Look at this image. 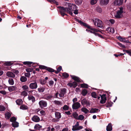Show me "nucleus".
I'll list each match as a JSON object with an SVG mask.
<instances>
[{
	"mask_svg": "<svg viewBox=\"0 0 131 131\" xmlns=\"http://www.w3.org/2000/svg\"><path fill=\"white\" fill-rule=\"evenodd\" d=\"M6 92L5 91H0V93H1L3 95H6Z\"/></svg>",
	"mask_w": 131,
	"mask_h": 131,
	"instance_id": "nucleus-61",
	"label": "nucleus"
},
{
	"mask_svg": "<svg viewBox=\"0 0 131 131\" xmlns=\"http://www.w3.org/2000/svg\"><path fill=\"white\" fill-rule=\"evenodd\" d=\"M96 10L99 13H101L102 11V8L99 6L96 7Z\"/></svg>",
	"mask_w": 131,
	"mask_h": 131,
	"instance_id": "nucleus-39",
	"label": "nucleus"
},
{
	"mask_svg": "<svg viewBox=\"0 0 131 131\" xmlns=\"http://www.w3.org/2000/svg\"><path fill=\"white\" fill-rule=\"evenodd\" d=\"M7 75L9 77L14 78L15 77V74L12 72H8L6 73Z\"/></svg>",
	"mask_w": 131,
	"mask_h": 131,
	"instance_id": "nucleus-14",
	"label": "nucleus"
},
{
	"mask_svg": "<svg viewBox=\"0 0 131 131\" xmlns=\"http://www.w3.org/2000/svg\"><path fill=\"white\" fill-rule=\"evenodd\" d=\"M13 63L10 61L7 62H5V64L6 65L8 66H10Z\"/></svg>",
	"mask_w": 131,
	"mask_h": 131,
	"instance_id": "nucleus-55",
	"label": "nucleus"
},
{
	"mask_svg": "<svg viewBox=\"0 0 131 131\" xmlns=\"http://www.w3.org/2000/svg\"><path fill=\"white\" fill-rule=\"evenodd\" d=\"M88 32H90L91 33L93 34L95 36H97L98 37L101 38H103V37L101 35H99V34L97 32H94V31H91L90 30H88Z\"/></svg>",
	"mask_w": 131,
	"mask_h": 131,
	"instance_id": "nucleus-16",
	"label": "nucleus"
},
{
	"mask_svg": "<svg viewBox=\"0 0 131 131\" xmlns=\"http://www.w3.org/2000/svg\"><path fill=\"white\" fill-rule=\"evenodd\" d=\"M80 106V104L78 102H77L73 104L72 108L73 109L76 110L79 108Z\"/></svg>",
	"mask_w": 131,
	"mask_h": 131,
	"instance_id": "nucleus-8",
	"label": "nucleus"
},
{
	"mask_svg": "<svg viewBox=\"0 0 131 131\" xmlns=\"http://www.w3.org/2000/svg\"><path fill=\"white\" fill-rule=\"evenodd\" d=\"M69 108V107L67 105H64L63 107H61V109H63L64 111L68 110Z\"/></svg>",
	"mask_w": 131,
	"mask_h": 131,
	"instance_id": "nucleus-32",
	"label": "nucleus"
},
{
	"mask_svg": "<svg viewBox=\"0 0 131 131\" xmlns=\"http://www.w3.org/2000/svg\"><path fill=\"white\" fill-rule=\"evenodd\" d=\"M39 68L40 69H46L47 67L42 65H39Z\"/></svg>",
	"mask_w": 131,
	"mask_h": 131,
	"instance_id": "nucleus-57",
	"label": "nucleus"
},
{
	"mask_svg": "<svg viewBox=\"0 0 131 131\" xmlns=\"http://www.w3.org/2000/svg\"><path fill=\"white\" fill-rule=\"evenodd\" d=\"M75 3L77 5L81 4L82 2V0H74Z\"/></svg>",
	"mask_w": 131,
	"mask_h": 131,
	"instance_id": "nucleus-36",
	"label": "nucleus"
},
{
	"mask_svg": "<svg viewBox=\"0 0 131 131\" xmlns=\"http://www.w3.org/2000/svg\"><path fill=\"white\" fill-rule=\"evenodd\" d=\"M88 101L85 99H83L81 101L82 105H84L85 104H88Z\"/></svg>",
	"mask_w": 131,
	"mask_h": 131,
	"instance_id": "nucleus-24",
	"label": "nucleus"
},
{
	"mask_svg": "<svg viewBox=\"0 0 131 131\" xmlns=\"http://www.w3.org/2000/svg\"><path fill=\"white\" fill-rule=\"evenodd\" d=\"M5 110V107L3 106L0 105V111H4Z\"/></svg>",
	"mask_w": 131,
	"mask_h": 131,
	"instance_id": "nucleus-54",
	"label": "nucleus"
},
{
	"mask_svg": "<svg viewBox=\"0 0 131 131\" xmlns=\"http://www.w3.org/2000/svg\"><path fill=\"white\" fill-rule=\"evenodd\" d=\"M12 125L13 126L15 127H17L19 126L18 123L16 122H14L13 123H12Z\"/></svg>",
	"mask_w": 131,
	"mask_h": 131,
	"instance_id": "nucleus-30",
	"label": "nucleus"
},
{
	"mask_svg": "<svg viewBox=\"0 0 131 131\" xmlns=\"http://www.w3.org/2000/svg\"><path fill=\"white\" fill-rule=\"evenodd\" d=\"M23 101L21 99H17L16 101V104L18 105H20L23 103Z\"/></svg>",
	"mask_w": 131,
	"mask_h": 131,
	"instance_id": "nucleus-25",
	"label": "nucleus"
},
{
	"mask_svg": "<svg viewBox=\"0 0 131 131\" xmlns=\"http://www.w3.org/2000/svg\"><path fill=\"white\" fill-rule=\"evenodd\" d=\"M46 83V81L44 80H42L40 81V83L42 84H45Z\"/></svg>",
	"mask_w": 131,
	"mask_h": 131,
	"instance_id": "nucleus-64",
	"label": "nucleus"
},
{
	"mask_svg": "<svg viewBox=\"0 0 131 131\" xmlns=\"http://www.w3.org/2000/svg\"><path fill=\"white\" fill-rule=\"evenodd\" d=\"M100 111L97 108H92L91 109L90 111V113H97L99 112Z\"/></svg>",
	"mask_w": 131,
	"mask_h": 131,
	"instance_id": "nucleus-17",
	"label": "nucleus"
},
{
	"mask_svg": "<svg viewBox=\"0 0 131 131\" xmlns=\"http://www.w3.org/2000/svg\"><path fill=\"white\" fill-rule=\"evenodd\" d=\"M97 2V0H91V5L95 4Z\"/></svg>",
	"mask_w": 131,
	"mask_h": 131,
	"instance_id": "nucleus-49",
	"label": "nucleus"
},
{
	"mask_svg": "<svg viewBox=\"0 0 131 131\" xmlns=\"http://www.w3.org/2000/svg\"><path fill=\"white\" fill-rule=\"evenodd\" d=\"M66 6L68 7L69 11H71L72 13V11L75 10L76 9V6L74 4H71L69 3H66Z\"/></svg>",
	"mask_w": 131,
	"mask_h": 131,
	"instance_id": "nucleus-3",
	"label": "nucleus"
},
{
	"mask_svg": "<svg viewBox=\"0 0 131 131\" xmlns=\"http://www.w3.org/2000/svg\"><path fill=\"white\" fill-rule=\"evenodd\" d=\"M72 84L73 87L74 88L75 87L78 85L77 83L75 82H73L72 83Z\"/></svg>",
	"mask_w": 131,
	"mask_h": 131,
	"instance_id": "nucleus-63",
	"label": "nucleus"
},
{
	"mask_svg": "<svg viewBox=\"0 0 131 131\" xmlns=\"http://www.w3.org/2000/svg\"><path fill=\"white\" fill-rule=\"evenodd\" d=\"M112 124L111 123H109L107 126L106 130L107 131H111L112 130Z\"/></svg>",
	"mask_w": 131,
	"mask_h": 131,
	"instance_id": "nucleus-21",
	"label": "nucleus"
},
{
	"mask_svg": "<svg viewBox=\"0 0 131 131\" xmlns=\"http://www.w3.org/2000/svg\"><path fill=\"white\" fill-rule=\"evenodd\" d=\"M8 82L9 84L11 85H12L14 84V82L13 79L12 78H9L8 80Z\"/></svg>",
	"mask_w": 131,
	"mask_h": 131,
	"instance_id": "nucleus-35",
	"label": "nucleus"
},
{
	"mask_svg": "<svg viewBox=\"0 0 131 131\" xmlns=\"http://www.w3.org/2000/svg\"><path fill=\"white\" fill-rule=\"evenodd\" d=\"M71 77L74 80L78 82L80 81L79 78L77 77L74 75H71Z\"/></svg>",
	"mask_w": 131,
	"mask_h": 131,
	"instance_id": "nucleus-15",
	"label": "nucleus"
},
{
	"mask_svg": "<svg viewBox=\"0 0 131 131\" xmlns=\"http://www.w3.org/2000/svg\"><path fill=\"white\" fill-rule=\"evenodd\" d=\"M66 93V89L65 88L62 89L61 90L59 94V96L62 97L64 96V94Z\"/></svg>",
	"mask_w": 131,
	"mask_h": 131,
	"instance_id": "nucleus-9",
	"label": "nucleus"
},
{
	"mask_svg": "<svg viewBox=\"0 0 131 131\" xmlns=\"http://www.w3.org/2000/svg\"><path fill=\"white\" fill-rule=\"evenodd\" d=\"M88 93L87 90L86 89H84L82 92V94L83 96H85Z\"/></svg>",
	"mask_w": 131,
	"mask_h": 131,
	"instance_id": "nucleus-40",
	"label": "nucleus"
},
{
	"mask_svg": "<svg viewBox=\"0 0 131 131\" xmlns=\"http://www.w3.org/2000/svg\"><path fill=\"white\" fill-rule=\"evenodd\" d=\"M20 109L25 110L28 109V107L25 104H23L20 106Z\"/></svg>",
	"mask_w": 131,
	"mask_h": 131,
	"instance_id": "nucleus-22",
	"label": "nucleus"
},
{
	"mask_svg": "<svg viewBox=\"0 0 131 131\" xmlns=\"http://www.w3.org/2000/svg\"><path fill=\"white\" fill-rule=\"evenodd\" d=\"M123 51L124 52H125L127 53L128 54L131 56V50H123Z\"/></svg>",
	"mask_w": 131,
	"mask_h": 131,
	"instance_id": "nucleus-41",
	"label": "nucleus"
},
{
	"mask_svg": "<svg viewBox=\"0 0 131 131\" xmlns=\"http://www.w3.org/2000/svg\"><path fill=\"white\" fill-rule=\"evenodd\" d=\"M42 127V126L38 124H36L34 128L35 129H38Z\"/></svg>",
	"mask_w": 131,
	"mask_h": 131,
	"instance_id": "nucleus-33",
	"label": "nucleus"
},
{
	"mask_svg": "<svg viewBox=\"0 0 131 131\" xmlns=\"http://www.w3.org/2000/svg\"><path fill=\"white\" fill-rule=\"evenodd\" d=\"M20 80L21 81L24 82L27 81V78L24 76H22L20 78Z\"/></svg>",
	"mask_w": 131,
	"mask_h": 131,
	"instance_id": "nucleus-31",
	"label": "nucleus"
},
{
	"mask_svg": "<svg viewBox=\"0 0 131 131\" xmlns=\"http://www.w3.org/2000/svg\"><path fill=\"white\" fill-rule=\"evenodd\" d=\"M8 89L10 92H12L15 89V87L14 86H11L8 88Z\"/></svg>",
	"mask_w": 131,
	"mask_h": 131,
	"instance_id": "nucleus-34",
	"label": "nucleus"
},
{
	"mask_svg": "<svg viewBox=\"0 0 131 131\" xmlns=\"http://www.w3.org/2000/svg\"><path fill=\"white\" fill-rule=\"evenodd\" d=\"M62 76L65 78H67L69 76V74L66 73H64L62 74Z\"/></svg>",
	"mask_w": 131,
	"mask_h": 131,
	"instance_id": "nucleus-50",
	"label": "nucleus"
},
{
	"mask_svg": "<svg viewBox=\"0 0 131 131\" xmlns=\"http://www.w3.org/2000/svg\"><path fill=\"white\" fill-rule=\"evenodd\" d=\"M40 107L41 108H43L46 107L47 105V102L41 100L39 102Z\"/></svg>",
	"mask_w": 131,
	"mask_h": 131,
	"instance_id": "nucleus-6",
	"label": "nucleus"
},
{
	"mask_svg": "<svg viewBox=\"0 0 131 131\" xmlns=\"http://www.w3.org/2000/svg\"><path fill=\"white\" fill-rule=\"evenodd\" d=\"M78 21L79 23H80L83 26L86 27L87 26V24L86 23H84L81 20H78Z\"/></svg>",
	"mask_w": 131,
	"mask_h": 131,
	"instance_id": "nucleus-47",
	"label": "nucleus"
},
{
	"mask_svg": "<svg viewBox=\"0 0 131 131\" xmlns=\"http://www.w3.org/2000/svg\"><path fill=\"white\" fill-rule=\"evenodd\" d=\"M45 88L43 86H40L38 88V90L39 92H43L45 90Z\"/></svg>",
	"mask_w": 131,
	"mask_h": 131,
	"instance_id": "nucleus-23",
	"label": "nucleus"
},
{
	"mask_svg": "<svg viewBox=\"0 0 131 131\" xmlns=\"http://www.w3.org/2000/svg\"><path fill=\"white\" fill-rule=\"evenodd\" d=\"M123 2V0H114L113 2V4L115 6H118L121 5Z\"/></svg>",
	"mask_w": 131,
	"mask_h": 131,
	"instance_id": "nucleus-5",
	"label": "nucleus"
},
{
	"mask_svg": "<svg viewBox=\"0 0 131 131\" xmlns=\"http://www.w3.org/2000/svg\"><path fill=\"white\" fill-rule=\"evenodd\" d=\"M106 30L108 32H110L112 33H114L115 31L114 29L112 27H108L107 28Z\"/></svg>",
	"mask_w": 131,
	"mask_h": 131,
	"instance_id": "nucleus-18",
	"label": "nucleus"
},
{
	"mask_svg": "<svg viewBox=\"0 0 131 131\" xmlns=\"http://www.w3.org/2000/svg\"><path fill=\"white\" fill-rule=\"evenodd\" d=\"M84 118V117L82 115H80L78 116L77 119L80 120H83Z\"/></svg>",
	"mask_w": 131,
	"mask_h": 131,
	"instance_id": "nucleus-42",
	"label": "nucleus"
},
{
	"mask_svg": "<svg viewBox=\"0 0 131 131\" xmlns=\"http://www.w3.org/2000/svg\"><path fill=\"white\" fill-rule=\"evenodd\" d=\"M91 96L93 97L96 98L97 97V96L96 94V93L95 92H92V93Z\"/></svg>",
	"mask_w": 131,
	"mask_h": 131,
	"instance_id": "nucleus-45",
	"label": "nucleus"
},
{
	"mask_svg": "<svg viewBox=\"0 0 131 131\" xmlns=\"http://www.w3.org/2000/svg\"><path fill=\"white\" fill-rule=\"evenodd\" d=\"M32 119L33 121L37 122L40 121V119L39 117L37 116L34 115L32 118Z\"/></svg>",
	"mask_w": 131,
	"mask_h": 131,
	"instance_id": "nucleus-12",
	"label": "nucleus"
},
{
	"mask_svg": "<svg viewBox=\"0 0 131 131\" xmlns=\"http://www.w3.org/2000/svg\"><path fill=\"white\" fill-rule=\"evenodd\" d=\"M58 8H59L58 11L60 13L62 16L63 17L65 15H67L65 14L66 12H67L71 15H72L73 13H72L71 11H69L68 7H58Z\"/></svg>",
	"mask_w": 131,
	"mask_h": 131,
	"instance_id": "nucleus-1",
	"label": "nucleus"
},
{
	"mask_svg": "<svg viewBox=\"0 0 131 131\" xmlns=\"http://www.w3.org/2000/svg\"><path fill=\"white\" fill-rule=\"evenodd\" d=\"M26 70L27 72H32L33 71V69L32 68H27L26 69Z\"/></svg>",
	"mask_w": 131,
	"mask_h": 131,
	"instance_id": "nucleus-52",
	"label": "nucleus"
},
{
	"mask_svg": "<svg viewBox=\"0 0 131 131\" xmlns=\"http://www.w3.org/2000/svg\"><path fill=\"white\" fill-rule=\"evenodd\" d=\"M36 111L37 112V113L40 115H41L42 116H44L46 114V113L44 111L42 110L40 111L39 112L40 114H39V113H38L39 112V111L38 110V109Z\"/></svg>",
	"mask_w": 131,
	"mask_h": 131,
	"instance_id": "nucleus-20",
	"label": "nucleus"
},
{
	"mask_svg": "<svg viewBox=\"0 0 131 131\" xmlns=\"http://www.w3.org/2000/svg\"><path fill=\"white\" fill-rule=\"evenodd\" d=\"M53 83L54 82L52 80H50L49 82V84L50 86H52Z\"/></svg>",
	"mask_w": 131,
	"mask_h": 131,
	"instance_id": "nucleus-62",
	"label": "nucleus"
},
{
	"mask_svg": "<svg viewBox=\"0 0 131 131\" xmlns=\"http://www.w3.org/2000/svg\"><path fill=\"white\" fill-rule=\"evenodd\" d=\"M32 62H30L26 61L23 62L24 64H31Z\"/></svg>",
	"mask_w": 131,
	"mask_h": 131,
	"instance_id": "nucleus-58",
	"label": "nucleus"
},
{
	"mask_svg": "<svg viewBox=\"0 0 131 131\" xmlns=\"http://www.w3.org/2000/svg\"><path fill=\"white\" fill-rule=\"evenodd\" d=\"M55 117L57 119H59L61 117V113L58 112H55Z\"/></svg>",
	"mask_w": 131,
	"mask_h": 131,
	"instance_id": "nucleus-19",
	"label": "nucleus"
},
{
	"mask_svg": "<svg viewBox=\"0 0 131 131\" xmlns=\"http://www.w3.org/2000/svg\"><path fill=\"white\" fill-rule=\"evenodd\" d=\"M83 128L82 126H78L75 125L73 126L72 130L73 131L79 130Z\"/></svg>",
	"mask_w": 131,
	"mask_h": 131,
	"instance_id": "nucleus-13",
	"label": "nucleus"
},
{
	"mask_svg": "<svg viewBox=\"0 0 131 131\" xmlns=\"http://www.w3.org/2000/svg\"><path fill=\"white\" fill-rule=\"evenodd\" d=\"M81 86L82 88H88V85L85 84H82L81 85Z\"/></svg>",
	"mask_w": 131,
	"mask_h": 131,
	"instance_id": "nucleus-48",
	"label": "nucleus"
},
{
	"mask_svg": "<svg viewBox=\"0 0 131 131\" xmlns=\"http://www.w3.org/2000/svg\"><path fill=\"white\" fill-rule=\"evenodd\" d=\"M124 12V10L122 7L119 8V10L116 12V13L114 14L115 17L116 18H120L123 16V14Z\"/></svg>",
	"mask_w": 131,
	"mask_h": 131,
	"instance_id": "nucleus-2",
	"label": "nucleus"
},
{
	"mask_svg": "<svg viewBox=\"0 0 131 131\" xmlns=\"http://www.w3.org/2000/svg\"><path fill=\"white\" fill-rule=\"evenodd\" d=\"M54 104L56 105H61L62 104V102H61L58 101H54Z\"/></svg>",
	"mask_w": 131,
	"mask_h": 131,
	"instance_id": "nucleus-38",
	"label": "nucleus"
},
{
	"mask_svg": "<svg viewBox=\"0 0 131 131\" xmlns=\"http://www.w3.org/2000/svg\"><path fill=\"white\" fill-rule=\"evenodd\" d=\"M118 39L121 41L125 42V39L121 36L118 37Z\"/></svg>",
	"mask_w": 131,
	"mask_h": 131,
	"instance_id": "nucleus-44",
	"label": "nucleus"
},
{
	"mask_svg": "<svg viewBox=\"0 0 131 131\" xmlns=\"http://www.w3.org/2000/svg\"><path fill=\"white\" fill-rule=\"evenodd\" d=\"M52 97V96L51 95H46L44 96L43 98L47 100H49L51 99Z\"/></svg>",
	"mask_w": 131,
	"mask_h": 131,
	"instance_id": "nucleus-28",
	"label": "nucleus"
},
{
	"mask_svg": "<svg viewBox=\"0 0 131 131\" xmlns=\"http://www.w3.org/2000/svg\"><path fill=\"white\" fill-rule=\"evenodd\" d=\"M11 114L9 112H6L5 115V117L6 119H8L10 117Z\"/></svg>",
	"mask_w": 131,
	"mask_h": 131,
	"instance_id": "nucleus-26",
	"label": "nucleus"
},
{
	"mask_svg": "<svg viewBox=\"0 0 131 131\" xmlns=\"http://www.w3.org/2000/svg\"><path fill=\"white\" fill-rule=\"evenodd\" d=\"M21 94L22 95L26 96L27 95V93L26 91H24L22 92Z\"/></svg>",
	"mask_w": 131,
	"mask_h": 131,
	"instance_id": "nucleus-53",
	"label": "nucleus"
},
{
	"mask_svg": "<svg viewBox=\"0 0 131 131\" xmlns=\"http://www.w3.org/2000/svg\"><path fill=\"white\" fill-rule=\"evenodd\" d=\"M113 103L111 102H109L107 103V107H111L112 106Z\"/></svg>",
	"mask_w": 131,
	"mask_h": 131,
	"instance_id": "nucleus-60",
	"label": "nucleus"
},
{
	"mask_svg": "<svg viewBox=\"0 0 131 131\" xmlns=\"http://www.w3.org/2000/svg\"><path fill=\"white\" fill-rule=\"evenodd\" d=\"M37 84L36 81L34 82L30 83L29 84V87L32 89H36L37 88Z\"/></svg>",
	"mask_w": 131,
	"mask_h": 131,
	"instance_id": "nucleus-7",
	"label": "nucleus"
},
{
	"mask_svg": "<svg viewBox=\"0 0 131 131\" xmlns=\"http://www.w3.org/2000/svg\"><path fill=\"white\" fill-rule=\"evenodd\" d=\"M81 111L84 112L85 114H86L88 113L89 111L85 107H82L81 109Z\"/></svg>",
	"mask_w": 131,
	"mask_h": 131,
	"instance_id": "nucleus-29",
	"label": "nucleus"
},
{
	"mask_svg": "<svg viewBox=\"0 0 131 131\" xmlns=\"http://www.w3.org/2000/svg\"><path fill=\"white\" fill-rule=\"evenodd\" d=\"M125 54V53L123 54L120 53L117 54H114V55L116 57H118V56H123Z\"/></svg>",
	"mask_w": 131,
	"mask_h": 131,
	"instance_id": "nucleus-51",
	"label": "nucleus"
},
{
	"mask_svg": "<svg viewBox=\"0 0 131 131\" xmlns=\"http://www.w3.org/2000/svg\"><path fill=\"white\" fill-rule=\"evenodd\" d=\"M92 21L95 26L100 28H102V23L101 20L98 19L96 18L95 20H92Z\"/></svg>",
	"mask_w": 131,
	"mask_h": 131,
	"instance_id": "nucleus-4",
	"label": "nucleus"
},
{
	"mask_svg": "<svg viewBox=\"0 0 131 131\" xmlns=\"http://www.w3.org/2000/svg\"><path fill=\"white\" fill-rule=\"evenodd\" d=\"M109 0H100V4L102 6L106 5L109 2Z\"/></svg>",
	"mask_w": 131,
	"mask_h": 131,
	"instance_id": "nucleus-10",
	"label": "nucleus"
},
{
	"mask_svg": "<svg viewBox=\"0 0 131 131\" xmlns=\"http://www.w3.org/2000/svg\"><path fill=\"white\" fill-rule=\"evenodd\" d=\"M73 116L74 118L76 119H77L78 117V114L75 112L73 114Z\"/></svg>",
	"mask_w": 131,
	"mask_h": 131,
	"instance_id": "nucleus-37",
	"label": "nucleus"
},
{
	"mask_svg": "<svg viewBox=\"0 0 131 131\" xmlns=\"http://www.w3.org/2000/svg\"><path fill=\"white\" fill-rule=\"evenodd\" d=\"M46 70L50 72H53L54 71V70L52 69L49 67H47L46 68Z\"/></svg>",
	"mask_w": 131,
	"mask_h": 131,
	"instance_id": "nucleus-43",
	"label": "nucleus"
},
{
	"mask_svg": "<svg viewBox=\"0 0 131 131\" xmlns=\"http://www.w3.org/2000/svg\"><path fill=\"white\" fill-rule=\"evenodd\" d=\"M28 99L29 100H31L33 103L35 101V99L34 97L32 96H28Z\"/></svg>",
	"mask_w": 131,
	"mask_h": 131,
	"instance_id": "nucleus-27",
	"label": "nucleus"
},
{
	"mask_svg": "<svg viewBox=\"0 0 131 131\" xmlns=\"http://www.w3.org/2000/svg\"><path fill=\"white\" fill-rule=\"evenodd\" d=\"M16 119L15 117H12L10 118V122H12L13 123V122H16Z\"/></svg>",
	"mask_w": 131,
	"mask_h": 131,
	"instance_id": "nucleus-46",
	"label": "nucleus"
},
{
	"mask_svg": "<svg viewBox=\"0 0 131 131\" xmlns=\"http://www.w3.org/2000/svg\"><path fill=\"white\" fill-rule=\"evenodd\" d=\"M117 44L120 47H122L123 48H125V46L124 45H122L121 43L119 42H117Z\"/></svg>",
	"mask_w": 131,
	"mask_h": 131,
	"instance_id": "nucleus-56",
	"label": "nucleus"
},
{
	"mask_svg": "<svg viewBox=\"0 0 131 131\" xmlns=\"http://www.w3.org/2000/svg\"><path fill=\"white\" fill-rule=\"evenodd\" d=\"M22 88L24 90H27L28 89V87L26 85H24L22 86Z\"/></svg>",
	"mask_w": 131,
	"mask_h": 131,
	"instance_id": "nucleus-59",
	"label": "nucleus"
},
{
	"mask_svg": "<svg viewBox=\"0 0 131 131\" xmlns=\"http://www.w3.org/2000/svg\"><path fill=\"white\" fill-rule=\"evenodd\" d=\"M101 100L100 101L101 103L104 104L105 103L106 100V98L105 95L103 94L101 96Z\"/></svg>",
	"mask_w": 131,
	"mask_h": 131,
	"instance_id": "nucleus-11",
	"label": "nucleus"
}]
</instances>
